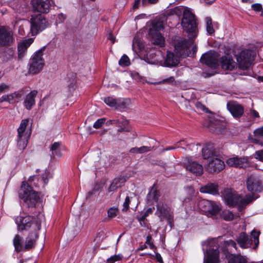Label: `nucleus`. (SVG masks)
Listing matches in <instances>:
<instances>
[{
	"mask_svg": "<svg viewBox=\"0 0 263 263\" xmlns=\"http://www.w3.org/2000/svg\"><path fill=\"white\" fill-rule=\"evenodd\" d=\"M14 41L12 30L7 26H0V47L10 46Z\"/></svg>",
	"mask_w": 263,
	"mask_h": 263,
	"instance_id": "nucleus-12",
	"label": "nucleus"
},
{
	"mask_svg": "<svg viewBox=\"0 0 263 263\" xmlns=\"http://www.w3.org/2000/svg\"><path fill=\"white\" fill-rule=\"evenodd\" d=\"M250 140L252 143H253L254 144L260 145L262 146H263V140H260L257 138H254L253 137H250L249 138Z\"/></svg>",
	"mask_w": 263,
	"mask_h": 263,
	"instance_id": "nucleus-51",
	"label": "nucleus"
},
{
	"mask_svg": "<svg viewBox=\"0 0 263 263\" xmlns=\"http://www.w3.org/2000/svg\"><path fill=\"white\" fill-rule=\"evenodd\" d=\"M47 176L48 175L46 173H45L42 175V180L44 182L45 184H46L48 183V179H47Z\"/></svg>",
	"mask_w": 263,
	"mask_h": 263,
	"instance_id": "nucleus-58",
	"label": "nucleus"
},
{
	"mask_svg": "<svg viewBox=\"0 0 263 263\" xmlns=\"http://www.w3.org/2000/svg\"><path fill=\"white\" fill-rule=\"evenodd\" d=\"M119 64L122 66H127L130 64V61L128 57L124 54L119 61Z\"/></svg>",
	"mask_w": 263,
	"mask_h": 263,
	"instance_id": "nucleus-39",
	"label": "nucleus"
},
{
	"mask_svg": "<svg viewBox=\"0 0 263 263\" xmlns=\"http://www.w3.org/2000/svg\"><path fill=\"white\" fill-rule=\"evenodd\" d=\"M145 243L149 245V248L151 249H154L155 248V245L152 242V236L151 234H148L147 236Z\"/></svg>",
	"mask_w": 263,
	"mask_h": 263,
	"instance_id": "nucleus-49",
	"label": "nucleus"
},
{
	"mask_svg": "<svg viewBox=\"0 0 263 263\" xmlns=\"http://www.w3.org/2000/svg\"><path fill=\"white\" fill-rule=\"evenodd\" d=\"M254 138L258 139L259 137H263V126L256 129L253 132Z\"/></svg>",
	"mask_w": 263,
	"mask_h": 263,
	"instance_id": "nucleus-45",
	"label": "nucleus"
},
{
	"mask_svg": "<svg viewBox=\"0 0 263 263\" xmlns=\"http://www.w3.org/2000/svg\"><path fill=\"white\" fill-rule=\"evenodd\" d=\"M260 232L252 231L251 235H248L245 233H241L236 238V241L241 248L247 249L251 247L254 243L253 248L256 249L259 244V236Z\"/></svg>",
	"mask_w": 263,
	"mask_h": 263,
	"instance_id": "nucleus-6",
	"label": "nucleus"
},
{
	"mask_svg": "<svg viewBox=\"0 0 263 263\" xmlns=\"http://www.w3.org/2000/svg\"><path fill=\"white\" fill-rule=\"evenodd\" d=\"M20 197L28 208L34 207L40 199L37 192L33 191L26 182H23L19 192Z\"/></svg>",
	"mask_w": 263,
	"mask_h": 263,
	"instance_id": "nucleus-4",
	"label": "nucleus"
},
{
	"mask_svg": "<svg viewBox=\"0 0 263 263\" xmlns=\"http://www.w3.org/2000/svg\"><path fill=\"white\" fill-rule=\"evenodd\" d=\"M219 62L221 67L223 69L232 70L236 67L237 64L236 63L231 55H227L222 56Z\"/></svg>",
	"mask_w": 263,
	"mask_h": 263,
	"instance_id": "nucleus-21",
	"label": "nucleus"
},
{
	"mask_svg": "<svg viewBox=\"0 0 263 263\" xmlns=\"http://www.w3.org/2000/svg\"><path fill=\"white\" fill-rule=\"evenodd\" d=\"M43 215L38 214L36 218L27 216L24 217H20L16 220L18 228L20 230H29V234L26 238L24 249L29 250L35 246L36 240L38 237L37 231L41 229Z\"/></svg>",
	"mask_w": 263,
	"mask_h": 263,
	"instance_id": "nucleus-1",
	"label": "nucleus"
},
{
	"mask_svg": "<svg viewBox=\"0 0 263 263\" xmlns=\"http://www.w3.org/2000/svg\"><path fill=\"white\" fill-rule=\"evenodd\" d=\"M227 244L229 247H233L236 249V243L233 240H229L227 241Z\"/></svg>",
	"mask_w": 263,
	"mask_h": 263,
	"instance_id": "nucleus-55",
	"label": "nucleus"
},
{
	"mask_svg": "<svg viewBox=\"0 0 263 263\" xmlns=\"http://www.w3.org/2000/svg\"><path fill=\"white\" fill-rule=\"evenodd\" d=\"M156 206V214L160 218V220L163 221L164 219H166L170 227H172L174 216L173 213L171 211L170 208L161 201L159 202Z\"/></svg>",
	"mask_w": 263,
	"mask_h": 263,
	"instance_id": "nucleus-10",
	"label": "nucleus"
},
{
	"mask_svg": "<svg viewBox=\"0 0 263 263\" xmlns=\"http://www.w3.org/2000/svg\"><path fill=\"white\" fill-rule=\"evenodd\" d=\"M247 260L245 257L238 254L232 255L229 259V263H247Z\"/></svg>",
	"mask_w": 263,
	"mask_h": 263,
	"instance_id": "nucleus-32",
	"label": "nucleus"
},
{
	"mask_svg": "<svg viewBox=\"0 0 263 263\" xmlns=\"http://www.w3.org/2000/svg\"><path fill=\"white\" fill-rule=\"evenodd\" d=\"M130 202L129 197L128 196H126L125 198V201L123 203V208L122 209L123 211H126L129 208V203Z\"/></svg>",
	"mask_w": 263,
	"mask_h": 263,
	"instance_id": "nucleus-50",
	"label": "nucleus"
},
{
	"mask_svg": "<svg viewBox=\"0 0 263 263\" xmlns=\"http://www.w3.org/2000/svg\"><path fill=\"white\" fill-rule=\"evenodd\" d=\"M200 191L203 193H209L213 195L218 194V185L215 183H209L206 185L201 186Z\"/></svg>",
	"mask_w": 263,
	"mask_h": 263,
	"instance_id": "nucleus-28",
	"label": "nucleus"
},
{
	"mask_svg": "<svg viewBox=\"0 0 263 263\" xmlns=\"http://www.w3.org/2000/svg\"><path fill=\"white\" fill-rule=\"evenodd\" d=\"M218 245L215 239L208 241L203 246L204 257L203 263H219Z\"/></svg>",
	"mask_w": 263,
	"mask_h": 263,
	"instance_id": "nucleus-5",
	"label": "nucleus"
},
{
	"mask_svg": "<svg viewBox=\"0 0 263 263\" xmlns=\"http://www.w3.org/2000/svg\"><path fill=\"white\" fill-rule=\"evenodd\" d=\"M187 169L196 176H200L203 173V166L196 162H190L187 165Z\"/></svg>",
	"mask_w": 263,
	"mask_h": 263,
	"instance_id": "nucleus-25",
	"label": "nucleus"
},
{
	"mask_svg": "<svg viewBox=\"0 0 263 263\" xmlns=\"http://www.w3.org/2000/svg\"><path fill=\"white\" fill-rule=\"evenodd\" d=\"M223 196L228 205L233 206L238 204L239 209L251 203L257 198V197H254L253 194L246 195L245 198H243L236 191L229 189L224 191Z\"/></svg>",
	"mask_w": 263,
	"mask_h": 263,
	"instance_id": "nucleus-3",
	"label": "nucleus"
},
{
	"mask_svg": "<svg viewBox=\"0 0 263 263\" xmlns=\"http://www.w3.org/2000/svg\"><path fill=\"white\" fill-rule=\"evenodd\" d=\"M227 163L228 165L236 167H246L249 165L248 160L246 158L237 157L228 159Z\"/></svg>",
	"mask_w": 263,
	"mask_h": 263,
	"instance_id": "nucleus-22",
	"label": "nucleus"
},
{
	"mask_svg": "<svg viewBox=\"0 0 263 263\" xmlns=\"http://www.w3.org/2000/svg\"><path fill=\"white\" fill-rule=\"evenodd\" d=\"M45 49V47H43L32 55L30 60L29 73L36 74L42 70L45 64L44 59L43 58V53Z\"/></svg>",
	"mask_w": 263,
	"mask_h": 263,
	"instance_id": "nucleus-7",
	"label": "nucleus"
},
{
	"mask_svg": "<svg viewBox=\"0 0 263 263\" xmlns=\"http://www.w3.org/2000/svg\"><path fill=\"white\" fill-rule=\"evenodd\" d=\"M202 157L204 159L208 160L213 157L216 156L214 154L213 149V146L211 145H206L204 146L202 149Z\"/></svg>",
	"mask_w": 263,
	"mask_h": 263,
	"instance_id": "nucleus-29",
	"label": "nucleus"
},
{
	"mask_svg": "<svg viewBox=\"0 0 263 263\" xmlns=\"http://www.w3.org/2000/svg\"><path fill=\"white\" fill-rule=\"evenodd\" d=\"M28 122H29L28 119H24L21 121L20 125L17 129L18 137H25V136L29 137V136H30L29 134H27V133H25L26 127L28 124Z\"/></svg>",
	"mask_w": 263,
	"mask_h": 263,
	"instance_id": "nucleus-30",
	"label": "nucleus"
},
{
	"mask_svg": "<svg viewBox=\"0 0 263 263\" xmlns=\"http://www.w3.org/2000/svg\"><path fill=\"white\" fill-rule=\"evenodd\" d=\"M120 119H116V120H111L110 121L111 122V123L112 124H116L117 125H118L119 126H121L120 125Z\"/></svg>",
	"mask_w": 263,
	"mask_h": 263,
	"instance_id": "nucleus-63",
	"label": "nucleus"
},
{
	"mask_svg": "<svg viewBox=\"0 0 263 263\" xmlns=\"http://www.w3.org/2000/svg\"><path fill=\"white\" fill-rule=\"evenodd\" d=\"M199 205L201 210L209 217L217 215L221 209L219 203L208 200L200 201Z\"/></svg>",
	"mask_w": 263,
	"mask_h": 263,
	"instance_id": "nucleus-11",
	"label": "nucleus"
},
{
	"mask_svg": "<svg viewBox=\"0 0 263 263\" xmlns=\"http://www.w3.org/2000/svg\"><path fill=\"white\" fill-rule=\"evenodd\" d=\"M128 121L125 119H122L120 120V125L121 126L120 127V128L118 130L120 132H122L123 131H125V126L128 124Z\"/></svg>",
	"mask_w": 263,
	"mask_h": 263,
	"instance_id": "nucleus-48",
	"label": "nucleus"
},
{
	"mask_svg": "<svg viewBox=\"0 0 263 263\" xmlns=\"http://www.w3.org/2000/svg\"><path fill=\"white\" fill-rule=\"evenodd\" d=\"M179 63V58L172 52L168 51L164 65L167 67L177 66Z\"/></svg>",
	"mask_w": 263,
	"mask_h": 263,
	"instance_id": "nucleus-23",
	"label": "nucleus"
},
{
	"mask_svg": "<svg viewBox=\"0 0 263 263\" xmlns=\"http://www.w3.org/2000/svg\"><path fill=\"white\" fill-rule=\"evenodd\" d=\"M163 24L161 22L158 21L153 24L152 27L149 30V35L153 44L159 47L164 46V38L160 33V31L163 30Z\"/></svg>",
	"mask_w": 263,
	"mask_h": 263,
	"instance_id": "nucleus-9",
	"label": "nucleus"
},
{
	"mask_svg": "<svg viewBox=\"0 0 263 263\" xmlns=\"http://www.w3.org/2000/svg\"><path fill=\"white\" fill-rule=\"evenodd\" d=\"M24 95L23 90H20L9 95H5L0 98V103L7 102L10 104L14 103L21 100Z\"/></svg>",
	"mask_w": 263,
	"mask_h": 263,
	"instance_id": "nucleus-20",
	"label": "nucleus"
},
{
	"mask_svg": "<svg viewBox=\"0 0 263 263\" xmlns=\"http://www.w3.org/2000/svg\"><path fill=\"white\" fill-rule=\"evenodd\" d=\"M158 2V0H142L143 5L147 4H155Z\"/></svg>",
	"mask_w": 263,
	"mask_h": 263,
	"instance_id": "nucleus-53",
	"label": "nucleus"
},
{
	"mask_svg": "<svg viewBox=\"0 0 263 263\" xmlns=\"http://www.w3.org/2000/svg\"><path fill=\"white\" fill-rule=\"evenodd\" d=\"M37 91L33 90L26 96L24 102V104L27 109H31L32 106L35 104V97Z\"/></svg>",
	"mask_w": 263,
	"mask_h": 263,
	"instance_id": "nucleus-26",
	"label": "nucleus"
},
{
	"mask_svg": "<svg viewBox=\"0 0 263 263\" xmlns=\"http://www.w3.org/2000/svg\"><path fill=\"white\" fill-rule=\"evenodd\" d=\"M140 154L145 153L151 151V147L143 146L140 147H139Z\"/></svg>",
	"mask_w": 263,
	"mask_h": 263,
	"instance_id": "nucleus-52",
	"label": "nucleus"
},
{
	"mask_svg": "<svg viewBox=\"0 0 263 263\" xmlns=\"http://www.w3.org/2000/svg\"><path fill=\"white\" fill-rule=\"evenodd\" d=\"M154 209V208L147 209V210L144 213V216L147 217L148 216L149 214H152L153 213Z\"/></svg>",
	"mask_w": 263,
	"mask_h": 263,
	"instance_id": "nucleus-61",
	"label": "nucleus"
},
{
	"mask_svg": "<svg viewBox=\"0 0 263 263\" xmlns=\"http://www.w3.org/2000/svg\"><path fill=\"white\" fill-rule=\"evenodd\" d=\"M146 217L144 216V215L143 214L141 217H140L138 218V221L140 222L141 224H142V222H144V221Z\"/></svg>",
	"mask_w": 263,
	"mask_h": 263,
	"instance_id": "nucleus-64",
	"label": "nucleus"
},
{
	"mask_svg": "<svg viewBox=\"0 0 263 263\" xmlns=\"http://www.w3.org/2000/svg\"><path fill=\"white\" fill-rule=\"evenodd\" d=\"M224 163L217 156H214L208 160L205 164V170L209 173H218L224 168Z\"/></svg>",
	"mask_w": 263,
	"mask_h": 263,
	"instance_id": "nucleus-15",
	"label": "nucleus"
},
{
	"mask_svg": "<svg viewBox=\"0 0 263 263\" xmlns=\"http://www.w3.org/2000/svg\"><path fill=\"white\" fill-rule=\"evenodd\" d=\"M29 137L28 136L21 137H18L17 146L20 149L23 150L25 148L28 143V139Z\"/></svg>",
	"mask_w": 263,
	"mask_h": 263,
	"instance_id": "nucleus-34",
	"label": "nucleus"
},
{
	"mask_svg": "<svg viewBox=\"0 0 263 263\" xmlns=\"http://www.w3.org/2000/svg\"><path fill=\"white\" fill-rule=\"evenodd\" d=\"M32 39H28L27 40H25L22 42L21 44H23L25 47H26L27 48L30 45V44L32 43Z\"/></svg>",
	"mask_w": 263,
	"mask_h": 263,
	"instance_id": "nucleus-56",
	"label": "nucleus"
},
{
	"mask_svg": "<svg viewBox=\"0 0 263 263\" xmlns=\"http://www.w3.org/2000/svg\"><path fill=\"white\" fill-rule=\"evenodd\" d=\"M160 194L155 185H153L146 196V200L149 204H152L154 202H157Z\"/></svg>",
	"mask_w": 263,
	"mask_h": 263,
	"instance_id": "nucleus-27",
	"label": "nucleus"
},
{
	"mask_svg": "<svg viewBox=\"0 0 263 263\" xmlns=\"http://www.w3.org/2000/svg\"><path fill=\"white\" fill-rule=\"evenodd\" d=\"M118 212V209L116 208H110L107 211V215L109 218H112L116 217Z\"/></svg>",
	"mask_w": 263,
	"mask_h": 263,
	"instance_id": "nucleus-43",
	"label": "nucleus"
},
{
	"mask_svg": "<svg viewBox=\"0 0 263 263\" xmlns=\"http://www.w3.org/2000/svg\"><path fill=\"white\" fill-rule=\"evenodd\" d=\"M192 44V40H186L179 38L174 45L175 50L180 56L185 57L189 54V48Z\"/></svg>",
	"mask_w": 263,
	"mask_h": 263,
	"instance_id": "nucleus-14",
	"label": "nucleus"
},
{
	"mask_svg": "<svg viewBox=\"0 0 263 263\" xmlns=\"http://www.w3.org/2000/svg\"><path fill=\"white\" fill-rule=\"evenodd\" d=\"M195 106L197 109L202 110L205 112H208L209 111L208 108H206L204 105L202 104L200 102H196L195 103Z\"/></svg>",
	"mask_w": 263,
	"mask_h": 263,
	"instance_id": "nucleus-47",
	"label": "nucleus"
},
{
	"mask_svg": "<svg viewBox=\"0 0 263 263\" xmlns=\"http://www.w3.org/2000/svg\"><path fill=\"white\" fill-rule=\"evenodd\" d=\"M60 143L54 142L51 146L50 151L52 152L51 157H54L55 155L61 157L62 153L60 148Z\"/></svg>",
	"mask_w": 263,
	"mask_h": 263,
	"instance_id": "nucleus-33",
	"label": "nucleus"
},
{
	"mask_svg": "<svg viewBox=\"0 0 263 263\" xmlns=\"http://www.w3.org/2000/svg\"><path fill=\"white\" fill-rule=\"evenodd\" d=\"M53 4L52 0H31L30 2L32 11L41 13L49 12L50 7Z\"/></svg>",
	"mask_w": 263,
	"mask_h": 263,
	"instance_id": "nucleus-13",
	"label": "nucleus"
},
{
	"mask_svg": "<svg viewBox=\"0 0 263 263\" xmlns=\"http://www.w3.org/2000/svg\"><path fill=\"white\" fill-rule=\"evenodd\" d=\"M129 152L130 153H138V154H140L139 148V147H137L132 148L129 150Z\"/></svg>",
	"mask_w": 263,
	"mask_h": 263,
	"instance_id": "nucleus-60",
	"label": "nucleus"
},
{
	"mask_svg": "<svg viewBox=\"0 0 263 263\" xmlns=\"http://www.w3.org/2000/svg\"><path fill=\"white\" fill-rule=\"evenodd\" d=\"M9 88V86L6 84H0V92H3L7 90Z\"/></svg>",
	"mask_w": 263,
	"mask_h": 263,
	"instance_id": "nucleus-57",
	"label": "nucleus"
},
{
	"mask_svg": "<svg viewBox=\"0 0 263 263\" xmlns=\"http://www.w3.org/2000/svg\"><path fill=\"white\" fill-rule=\"evenodd\" d=\"M228 110L235 118H240L243 115L244 108L241 105L234 101H230L227 105Z\"/></svg>",
	"mask_w": 263,
	"mask_h": 263,
	"instance_id": "nucleus-19",
	"label": "nucleus"
},
{
	"mask_svg": "<svg viewBox=\"0 0 263 263\" xmlns=\"http://www.w3.org/2000/svg\"><path fill=\"white\" fill-rule=\"evenodd\" d=\"M200 62L212 68H216L218 64V54L216 52H210L202 55Z\"/></svg>",
	"mask_w": 263,
	"mask_h": 263,
	"instance_id": "nucleus-16",
	"label": "nucleus"
},
{
	"mask_svg": "<svg viewBox=\"0 0 263 263\" xmlns=\"http://www.w3.org/2000/svg\"><path fill=\"white\" fill-rule=\"evenodd\" d=\"M221 216L224 220L230 221L235 218V215L233 214L232 212L226 210L222 212Z\"/></svg>",
	"mask_w": 263,
	"mask_h": 263,
	"instance_id": "nucleus-37",
	"label": "nucleus"
},
{
	"mask_svg": "<svg viewBox=\"0 0 263 263\" xmlns=\"http://www.w3.org/2000/svg\"><path fill=\"white\" fill-rule=\"evenodd\" d=\"M205 21L206 23V31L209 34H212L214 32L212 19L210 17H206L205 18Z\"/></svg>",
	"mask_w": 263,
	"mask_h": 263,
	"instance_id": "nucleus-36",
	"label": "nucleus"
},
{
	"mask_svg": "<svg viewBox=\"0 0 263 263\" xmlns=\"http://www.w3.org/2000/svg\"><path fill=\"white\" fill-rule=\"evenodd\" d=\"M117 99L114 98L112 97H108L103 99L104 102L109 106L114 107L116 109L117 106Z\"/></svg>",
	"mask_w": 263,
	"mask_h": 263,
	"instance_id": "nucleus-35",
	"label": "nucleus"
},
{
	"mask_svg": "<svg viewBox=\"0 0 263 263\" xmlns=\"http://www.w3.org/2000/svg\"><path fill=\"white\" fill-rule=\"evenodd\" d=\"M175 82V78L174 77H170L168 78L164 79L161 81L158 82H156L155 84H172Z\"/></svg>",
	"mask_w": 263,
	"mask_h": 263,
	"instance_id": "nucleus-41",
	"label": "nucleus"
},
{
	"mask_svg": "<svg viewBox=\"0 0 263 263\" xmlns=\"http://www.w3.org/2000/svg\"><path fill=\"white\" fill-rule=\"evenodd\" d=\"M23 238L19 235H16L13 240V244L16 251H20L22 250Z\"/></svg>",
	"mask_w": 263,
	"mask_h": 263,
	"instance_id": "nucleus-31",
	"label": "nucleus"
},
{
	"mask_svg": "<svg viewBox=\"0 0 263 263\" xmlns=\"http://www.w3.org/2000/svg\"><path fill=\"white\" fill-rule=\"evenodd\" d=\"M253 157L257 160L263 162V149L258 150L255 152Z\"/></svg>",
	"mask_w": 263,
	"mask_h": 263,
	"instance_id": "nucleus-44",
	"label": "nucleus"
},
{
	"mask_svg": "<svg viewBox=\"0 0 263 263\" xmlns=\"http://www.w3.org/2000/svg\"><path fill=\"white\" fill-rule=\"evenodd\" d=\"M105 121V119L104 118H101L97 120L93 124V127L96 129L100 128L104 123Z\"/></svg>",
	"mask_w": 263,
	"mask_h": 263,
	"instance_id": "nucleus-46",
	"label": "nucleus"
},
{
	"mask_svg": "<svg viewBox=\"0 0 263 263\" xmlns=\"http://www.w3.org/2000/svg\"><path fill=\"white\" fill-rule=\"evenodd\" d=\"M126 181V179L123 176L115 178L108 187V191L109 192L115 191L117 189L122 186Z\"/></svg>",
	"mask_w": 263,
	"mask_h": 263,
	"instance_id": "nucleus-24",
	"label": "nucleus"
},
{
	"mask_svg": "<svg viewBox=\"0 0 263 263\" xmlns=\"http://www.w3.org/2000/svg\"><path fill=\"white\" fill-rule=\"evenodd\" d=\"M252 8L256 11H260L262 9V6L259 4H254L252 5Z\"/></svg>",
	"mask_w": 263,
	"mask_h": 263,
	"instance_id": "nucleus-54",
	"label": "nucleus"
},
{
	"mask_svg": "<svg viewBox=\"0 0 263 263\" xmlns=\"http://www.w3.org/2000/svg\"><path fill=\"white\" fill-rule=\"evenodd\" d=\"M65 18H66V16L64 14H63L62 13L59 14L58 19L59 20L60 23L63 22L65 20Z\"/></svg>",
	"mask_w": 263,
	"mask_h": 263,
	"instance_id": "nucleus-59",
	"label": "nucleus"
},
{
	"mask_svg": "<svg viewBox=\"0 0 263 263\" xmlns=\"http://www.w3.org/2000/svg\"><path fill=\"white\" fill-rule=\"evenodd\" d=\"M236 59L239 68L243 70L247 69L250 66L252 61L251 52L248 50H242L237 55Z\"/></svg>",
	"mask_w": 263,
	"mask_h": 263,
	"instance_id": "nucleus-17",
	"label": "nucleus"
},
{
	"mask_svg": "<svg viewBox=\"0 0 263 263\" xmlns=\"http://www.w3.org/2000/svg\"><path fill=\"white\" fill-rule=\"evenodd\" d=\"M156 259L160 263H162L163 262V260H162V258L161 257V256L160 255V254L159 253H156Z\"/></svg>",
	"mask_w": 263,
	"mask_h": 263,
	"instance_id": "nucleus-62",
	"label": "nucleus"
},
{
	"mask_svg": "<svg viewBox=\"0 0 263 263\" xmlns=\"http://www.w3.org/2000/svg\"><path fill=\"white\" fill-rule=\"evenodd\" d=\"M174 13L179 15L183 13L181 20V26L190 35V38L195 37L196 36V22L194 14L189 9L183 7H176L172 10Z\"/></svg>",
	"mask_w": 263,
	"mask_h": 263,
	"instance_id": "nucleus-2",
	"label": "nucleus"
},
{
	"mask_svg": "<svg viewBox=\"0 0 263 263\" xmlns=\"http://www.w3.org/2000/svg\"><path fill=\"white\" fill-rule=\"evenodd\" d=\"M27 48L23 44H20L18 45V57L19 59H22L27 50Z\"/></svg>",
	"mask_w": 263,
	"mask_h": 263,
	"instance_id": "nucleus-40",
	"label": "nucleus"
},
{
	"mask_svg": "<svg viewBox=\"0 0 263 263\" xmlns=\"http://www.w3.org/2000/svg\"><path fill=\"white\" fill-rule=\"evenodd\" d=\"M128 100L124 99L119 98L117 100L116 109H123L126 107Z\"/></svg>",
	"mask_w": 263,
	"mask_h": 263,
	"instance_id": "nucleus-38",
	"label": "nucleus"
},
{
	"mask_svg": "<svg viewBox=\"0 0 263 263\" xmlns=\"http://www.w3.org/2000/svg\"><path fill=\"white\" fill-rule=\"evenodd\" d=\"M247 187L251 192H261L263 190L261 181L256 177L250 176L247 181Z\"/></svg>",
	"mask_w": 263,
	"mask_h": 263,
	"instance_id": "nucleus-18",
	"label": "nucleus"
},
{
	"mask_svg": "<svg viewBox=\"0 0 263 263\" xmlns=\"http://www.w3.org/2000/svg\"><path fill=\"white\" fill-rule=\"evenodd\" d=\"M30 22V32L32 35H36L49 26L46 18L42 14L32 15Z\"/></svg>",
	"mask_w": 263,
	"mask_h": 263,
	"instance_id": "nucleus-8",
	"label": "nucleus"
},
{
	"mask_svg": "<svg viewBox=\"0 0 263 263\" xmlns=\"http://www.w3.org/2000/svg\"><path fill=\"white\" fill-rule=\"evenodd\" d=\"M122 257V255L120 254L111 256L107 260L106 263H115L117 261L121 260Z\"/></svg>",
	"mask_w": 263,
	"mask_h": 263,
	"instance_id": "nucleus-42",
	"label": "nucleus"
}]
</instances>
